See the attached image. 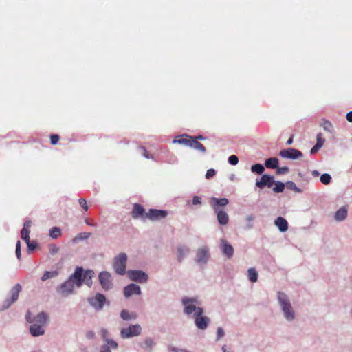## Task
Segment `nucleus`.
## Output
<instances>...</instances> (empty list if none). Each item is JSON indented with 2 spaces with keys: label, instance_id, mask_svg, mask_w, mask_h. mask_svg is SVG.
Returning a JSON list of instances; mask_svg holds the SVG:
<instances>
[{
  "label": "nucleus",
  "instance_id": "obj_1",
  "mask_svg": "<svg viewBox=\"0 0 352 352\" xmlns=\"http://www.w3.org/2000/svg\"><path fill=\"white\" fill-rule=\"evenodd\" d=\"M276 298L283 318L288 322H294L296 318V314L289 296L285 292L279 291L276 293Z\"/></svg>",
  "mask_w": 352,
  "mask_h": 352
},
{
  "label": "nucleus",
  "instance_id": "obj_2",
  "mask_svg": "<svg viewBox=\"0 0 352 352\" xmlns=\"http://www.w3.org/2000/svg\"><path fill=\"white\" fill-rule=\"evenodd\" d=\"M91 274H94L92 270H85L82 267H76L74 272L72 274L68 279H69L74 286L80 287L87 278H90Z\"/></svg>",
  "mask_w": 352,
  "mask_h": 352
},
{
  "label": "nucleus",
  "instance_id": "obj_3",
  "mask_svg": "<svg viewBox=\"0 0 352 352\" xmlns=\"http://www.w3.org/2000/svg\"><path fill=\"white\" fill-rule=\"evenodd\" d=\"M197 300L193 298L184 297L182 300V302L184 305V313L188 316L194 313V317L197 315H202L204 314V309L201 307H197L195 302Z\"/></svg>",
  "mask_w": 352,
  "mask_h": 352
},
{
  "label": "nucleus",
  "instance_id": "obj_4",
  "mask_svg": "<svg viewBox=\"0 0 352 352\" xmlns=\"http://www.w3.org/2000/svg\"><path fill=\"white\" fill-rule=\"evenodd\" d=\"M127 255L121 252L113 258V267L116 274L124 275L126 273Z\"/></svg>",
  "mask_w": 352,
  "mask_h": 352
},
{
  "label": "nucleus",
  "instance_id": "obj_5",
  "mask_svg": "<svg viewBox=\"0 0 352 352\" xmlns=\"http://www.w3.org/2000/svg\"><path fill=\"white\" fill-rule=\"evenodd\" d=\"M22 290L21 285L19 283L16 284L10 290V298H6L0 307V311L8 309L13 303L17 301L19 295Z\"/></svg>",
  "mask_w": 352,
  "mask_h": 352
},
{
  "label": "nucleus",
  "instance_id": "obj_6",
  "mask_svg": "<svg viewBox=\"0 0 352 352\" xmlns=\"http://www.w3.org/2000/svg\"><path fill=\"white\" fill-rule=\"evenodd\" d=\"M142 328L140 324H130L127 327L120 329V337L122 339H128L139 336L142 334Z\"/></svg>",
  "mask_w": 352,
  "mask_h": 352
},
{
  "label": "nucleus",
  "instance_id": "obj_7",
  "mask_svg": "<svg viewBox=\"0 0 352 352\" xmlns=\"http://www.w3.org/2000/svg\"><path fill=\"white\" fill-rule=\"evenodd\" d=\"M74 288L75 286L72 281L67 278L56 287V291L61 297L66 298L74 294Z\"/></svg>",
  "mask_w": 352,
  "mask_h": 352
},
{
  "label": "nucleus",
  "instance_id": "obj_8",
  "mask_svg": "<svg viewBox=\"0 0 352 352\" xmlns=\"http://www.w3.org/2000/svg\"><path fill=\"white\" fill-rule=\"evenodd\" d=\"M89 304L96 311H101L107 303L105 296L101 293H96L95 296L87 299Z\"/></svg>",
  "mask_w": 352,
  "mask_h": 352
},
{
  "label": "nucleus",
  "instance_id": "obj_9",
  "mask_svg": "<svg viewBox=\"0 0 352 352\" xmlns=\"http://www.w3.org/2000/svg\"><path fill=\"white\" fill-rule=\"evenodd\" d=\"M210 250L207 246L198 248L196 251L195 262L199 265H206L210 258Z\"/></svg>",
  "mask_w": 352,
  "mask_h": 352
},
{
  "label": "nucleus",
  "instance_id": "obj_10",
  "mask_svg": "<svg viewBox=\"0 0 352 352\" xmlns=\"http://www.w3.org/2000/svg\"><path fill=\"white\" fill-rule=\"evenodd\" d=\"M98 280L102 289L108 291L113 287L111 274L107 271H102L98 275Z\"/></svg>",
  "mask_w": 352,
  "mask_h": 352
},
{
  "label": "nucleus",
  "instance_id": "obj_11",
  "mask_svg": "<svg viewBox=\"0 0 352 352\" xmlns=\"http://www.w3.org/2000/svg\"><path fill=\"white\" fill-rule=\"evenodd\" d=\"M129 278L135 282L145 283L148 280V274L142 270H131L128 271Z\"/></svg>",
  "mask_w": 352,
  "mask_h": 352
},
{
  "label": "nucleus",
  "instance_id": "obj_12",
  "mask_svg": "<svg viewBox=\"0 0 352 352\" xmlns=\"http://www.w3.org/2000/svg\"><path fill=\"white\" fill-rule=\"evenodd\" d=\"M274 183L275 180L273 175L264 174L262 175L259 180L256 179L255 186L260 189H263L265 187L270 188Z\"/></svg>",
  "mask_w": 352,
  "mask_h": 352
},
{
  "label": "nucleus",
  "instance_id": "obj_13",
  "mask_svg": "<svg viewBox=\"0 0 352 352\" xmlns=\"http://www.w3.org/2000/svg\"><path fill=\"white\" fill-rule=\"evenodd\" d=\"M274 183L275 180L273 175L264 174L262 175L259 180L256 179L255 186L260 189H263L265 187L270 188Z\"/></svg>",
  "mask_w": 352,
  "mask_h": 352
},
{
  "label": "nucleus",
  "instance_id": "obj_14",
  "mask_svg": "<svg viewBox=\"0 0 352 352\" xmlns=\"http://www.w3.org/2000/svg\"><path fill=\"white\" fill-rule=\"evenodd\" d=\"M280 156L285 159L297 160L302 157V153L298 149L289 148L280 151Z\"/></svg>",
  "mask_w": 352,
  "mask_h": 352
},
{
  "label": "nucleus",
  "instance_id": "obj_15",
  "mask_svg": "<svg viewBox=\"0 0 352 352\" xmlns=\"http://www.w3.org/2000/svg\"><path fill=\"white\" fill-rule=\"evenodd\" d=\"M219 248L224 256L230 259L234 255V248L224 239H220Z\"/></svg>",
  "mask_w": 352,
  "mask_h": 352
},
{
  "label": "nucleus",
  "instance_id": "obj_16",
  "mask_svg": "<svg viewBox=\"0 0 352 352\" xmlns=\"http://www.w3.org/2000/svg\"><path fill=\"white\" fill-rule=\"evenodd\" d=\"M229 204V200L227 198L218 199L212 197L210 200V205L213 211L223 210V208Z\"/></svg>",
  "mask_w": 352,
  "mask_h": 352
},
{
  "label": "nucleus",
  "instance_id": "obj_17",
  "mask_svg": "<svg viewBox=\"0 0 352 352\" xmlns=\"http://www.w3.org/2000/svg\"><path fill=\"white\" fill-rule=\"evenodd\" d=\"M168 214L167 211L158 209H150L145 215L146 219L151 221H157L165 218Z\"/></svg>",
  "mask_w": 352,
  "mask_h": 352
},
{
  "label": "nucleus",
  "instance_id": "obj_18",
  "mask_svg": "<svg viewBox=\"0 0 352 352\" xmlns=\"http://www.w3.org/2000/svg\"><path fill=\"white\" fill-rule=\"evenodd\" d=\"M124 296L128 298L132 295H140L141 294V288L139 285L135 283H131L125 286L123 289Z\"/></svg>",
  "mask_w": 352,
  "mask_h": 352
},
{
  "label": "nucleus",
  "instance_id": "obj_19",
  "mask_svg": "<svg viewBox=\"0 0 352 352\" xmlns=\"http://www.w3.org/2000/svg\"><path fill=\"white\" fill-rule=\"evenodd\" d=\"M210 318L207 316L202 315L195 316V324L196 327L200 330H205L209 325Z\"/></svg>",
  "mask_w": 352,
  "mask_h": 352
},
{
  "label": "nucleus",
  "instance_id": "obj_20",
  "mask_svg": "<svg viewBox=\"0 0 352 352\" xmlns=\"http://www.w3.org/2000/svg\"><path fill=\"white\" fill-rule=\"evenodd\" d=\"M155 345V342L151 337H146L142 342L138 343V346L146 352H153Z\"/></svg>",
  "mask_w": 352,
  "mask_h": 352
},
{
  "label": "nucleus",
  "instance_id": "obj_21",
  "mask_svg": "<svg viewBox=\"0 0 352 352\" xmlns=\"http://www.w3.org/2000/svg\"><path fill=\"white\" fill-rule=\"evenodd\" d=\"M147 212H145L144 208L138 204H135L133 206V209L131 213V216L133 219H138L141 217L143 220L146 219L145 215Z\"/></svg>",
  "mask_w": 352,
  "mask_h": 352
},
{
  "label": "nucleus",
  "instance_id": "obj_22",
  "mask_svg": "<svg viewBox=\"0 0 352 352\" xmlns=\"http://www.w3.org/2000/svg\"><path fill=\"white\" fill-rule=\"evenodd\" d=\"M32 321L33 324L41 325L44 327L48 321V316L44 311L40 312L36 316L33 317Z\"/></svg>",
  "mask_w": 352,
  "mask_h": 352
},
{
  "label": "nucleus",
  "instance_id": "obj_23",
  "mask_svg": "<svg viewBox=\"0 0 352 352\" xmlns=\"http://www.w3.org/2000/svg\"><path fill=\"white\" fill-rule=\"evenodd\" d=\"M214 212L217 215V221L219 225L222 226L228 225L230 218L228 214L224 210L214 211Z\"/></svg>",
  "mask_w": 352,
  "mask_h": 352
},
{
  "label": "nucleus",
  "instance_id": "obj_24",
  "mask_svg": "<svg viewBox=\"0 0 352 352\" xmlns=\"http://www.w3.org/2000/svg\"><path fill=\"white\" fill-rule=\"evenodd\" d=\"M177 261L179 263H182L184 261V258L189 254L190 250L188 247L186 245H179L177 247Z\"/></svg>",
  "mask_w": 352,
  "mask_h": 352
},
{
  "label": "nucleus",
  "instance_id": "obj_25",
  "mask_svg": "<svg viewBox=\"0 0 352 352\" xmlns=\"http://www.w3.org/2000/svg\"><path fill=\"white\" fill-rule=\"evenodd\" d=\"M347 214L348 210L346 207L342 206L335 212L334 220L337 222H342L346 219Z\"/></svg>",
  "mask_w": 352,
  "mask_h": 352
},
{
  "label": "nucleus",
  "instance_id": "obj_26",
  "mask_svg": "<svg viewBox=\"0 0 352 352\" xmlns=\"http://www.w3.org/2000/svg\"><path fill=\"white\" fill-rule=\"evenodd\" d=\"M274 224L281 232H285L288 230V223L286 219L282 217L276 218L274 221Z\"/></svg>",
  "mask_w": 352,
  "mask_h": 352
},
{
  "label": "nucleus",
  "instance_id": "obj_27",
  "mask_svg": "<svg viewBox=\"0 0 352 352\" xmlns=\"http://www.w3.org/2000/svg\"><path fill=\"white\" fill-rule=\"evenodd\" d=\"M30 334L34 337H38L44 335L45 329L44 327L37 324H32L30 327Z\"/></svg>",
  "mask_w": 352,
  "mask_h": 352
},
{
  "label": "nucleus",
  "instance_id": "obj_28",
  "mask_svg": "<svg viewBox=\"0 0 352 352\" xmlns=\"http://www.w3.org/2000/svg\"><path fill=\"white\" fill-rule=\"evenodd\" d=\"M120 318L124 321H131L136 320L138 315L135 312H131L127 309H122L120 311Z\"/></svg>",
  "mask_w": 352,
  "mask_h": 352
},
{
  "label": "nucleus",
  "instance_id": "obj_29",
  "mask_svg": "<svg viewBox=\"0 0 352 352\" xmlns=\"http://www.w3.org/2000/svg\"><path fill=\"white\" fill-rule=\"evenodd\" d=\"M278 159L276 157H270L265 160V166L267 168H278Z\"/></svg>",
  "mask_w": 352,
  "mask_h": 352
},
{
  "label": "nucleus",
  "instance_id": "obj_30",
  "mask_svg": "<svg viewBox=\"0 0 352 352\" xmlns=\"http://www.w3.org/2000/svg\"><path fill=\"white\" fill-rule=\"evenodd\" d=\"M190 147L197 150L202 153H205L206 152L205 146L196 140H192Z\"/></svg>",
  "mask_w": 352,
  "mask_h": 352
},
{
  "label": "nucleus",
  "instance_id": "obj_31",
  "mask_svg": "<svg viewBox=\"0 0 352 352\" xmlns=\"http://www.w3.org/2000/svg\"><path fill=\"white\" fill-rule=\"evenodd\" d=\"M248 279L252 283H256L258 280V272L255 268L251 267L248 270Z\"/></svg>",
  "mask_w": 352,
  "mask_h": 352
},
{
  "label": "nucleus",
  "instance_id": "obj_32",
  "mask_svg": "<svg viewBox=\"0 0 352 352\" xmlns=\"http://www.w3.org/2000/svg\"><path fill=\"white\" fill-rule=\"evenodd\" d=\"M57 270L54 271H45L41 277L42 281H45L50 278H55L58 275Z\"/></svg>",
  "mask_w": 352,
  "mask_h": 352
},
{
  "label": "nucleus",
  "instance_id": "obj_33",
  "mask_svg": "<svg viewBox=\"0 0 352 352\" xmlns=\"http://www.w3.org/2000/svg\"><path fill=\"white\" fill-rule=\"evenodd\" d=\"M251 171L258 175H262L265 171V167L261 164H256L251 166Z\"/></svg>",
  "mask_w": 352,
  "mask_h": 352
},
{
  "label": "nucleus",
  "instance_id": "obj_34",
  "mask_svg": "<svg viewBox=\"0 0 352 352\" xmlns=\"http://www.w3.org/2000/svg\"><path fill=\"white\" fill-rule=\"evenodd\" d=\"M274 187L273 188V192L275 193H280L283 192L285 187L286 186V184H284L282 182H276L274 184Z\"/></svg>",
  "mask_w": 352,
  "mask_h": 352
},
{
  "label": "nucleus",
  "instance_id": "obj_35",
  "mask_svg": "<svg viewBox=\"0 0 352 352\" xmlns=\"http://www.w3.org/2000/svg\"><path fill=\"white\" fill-rule=\"evenodd\" d=\"M320 126L324 129V131H326L330 133H332L333 125L331 122L324 119L322 120V123L320 124Z\"/></svg>",
  "mask_w": 352,
  "mask_h": 352
},
{
  "label": "nucleus",
  "instance_id": "obj_36",
  "mask_svg": "<svg viewBox=\"0 0 352 352\" xmlns=\"http://www.w3.org/2000/svg\"><path fill=\"white\" fill-rule=\"evenodd\" d=\"M286 186L288 189L292 190L296 192L300 193L302 192V190L300 189L293 182H287L286 183Z\"/></svg>",
  "mask_w": 352,
  "mask_h": 352
},
{
  "label": "nucleus",
  "instance_id": "obj_37",
  "mask_svg": "<svg viewBox=\"0 0 352 352\" xmlns=\"http://www.w3.org/2000/svg\"><path fill=\"white\" fill-rule=\"evenodd\" d=\"M320 181L324 185L329 184L331 181V176L328 173L322 174L320 177Z\"/></svg>",
  "mask_w": 352,
  "mask_h": 352
},
{
  "label": "nucleus",
  "instance_id": "obj_38",
  "mask_svg": "<svg viewBox=\"0 0 352 352\" xmlns=\"http://www.w3.org/2000/svg\"><path fill=\"white\" fill-rule=\"evenodd\" d=\"M30 232V230L27 228H23L21 231V238L23 241H25V243L28 242V241H30V236H29Z\"/></svg>",
  "mask_w": 352,
  "mask_h": 352
},
{
  "label": "nucleus",
  "instance_id": "obj_39",
  "mask_svg": "<svg viewBox=\"0 0 352 352\" xmlns=\"http://www.w3.org/2000/svg\"><path fill=\"white\" fill-rule=\"evenodd\" d=\"M50 236L52 239H57L58 237V236L60 235V228H58L57 227H53L50 230Z\"/></svg>",
  "mask_w": 352,
  "mask_h": 352
},
{
  "label": "nucleus",
  "instance_id": "obj_40",
  "mask_svg": "<svg viewBox=\"0 0 352 352\" xmlns=\"http://www.w3.org/2000/svg\"><path fill=\"white\" fill-rule=\"evenodd\" d=\"M105 342L107 344L106 345H103L102 346H109V349L111 348V349H116L118 346V343L113 340V339H108L105 341Z\"/></svg>",
  "mask_w": 352,
  "mask_h": 352
},
{
  "label": "nucleus",
  "instance_id": "obj_41",
  "mask_svg": "<svg viewBox=\"0 0 352 352\" xmlns=\"http://www.w3.org/2000/svg\"><path fill=\"white\" fill-rule=\"evenodd\" d=\"M191 141H192V139L190 140V139H187V138H180L178 140H175L173 141V142L190 146Z\"/></svg>",
  "mask_w": 352,
  "mask_h": 352
},
{
  "label": "nucleus",
  "instance_id": "obj_42",
  "mask_svg": "<svg viewBox=\"0 0 352 352\" xmlns=\"http://www.w3.org/2000/svg\"><path fill=\"white\" fill-rule=\"evenodd\" d=\"M26 244H27V246H28V250L29 252H32L34 251L36 246H37V243L36 241H28V242H26Z\"/></svg>",
  "mask_w": 352,
  "mask_h": 352
},
{
  "label": "nucleus",
  "instance_id": "obj_43",
  "mask_svg": "<svg viewBox=\"0 0 352 352\" xmlns=\"http://www.w3.org/2000/svg\"><path fill=\"white\" fill-rule=\"evenodd\" d=\"M289 171V169L287 166L276 168V173L278 175H284V174L287 173Z\"/></svg>",
  "mask_w": 352,
  "mask_h": 352
},
{
  "label": "nucleus",
  "instance_id": "obj_44",
  "mask_svg": "<svg viewBox=\"0 0 352 352\" xmlns=\"http://www.w3.org/2000/svg\"><path fill=\"white\" fill-rule=\"evenodd\" d=\"M228 162L232 165H236L239 162V158L236 155H230L228 157Z\"/></svg>",
  "mask_w": 352,
  "mask_h": 352
},
{
  "label": "nucleus",
  "instance_id": "obj_45",
  "mask_svg": "<svg viewBox=\"0 0 352 352\" xmlns=\"http://www.w3.org/2000/svg\"><path fill=\"white\" fill-rule=\"evenodd\" d=\"M225 336V333L223 329L221 327H219L217 330V340H219Z\"/></svg>",
  "mask_w": 352,
  "mask_h": 352
},
{
  "label": "nucleus",
  "instance_id": "obj_46",
  "mask_svg": "<svg viewBox=\"0 0 352 352\" xmlns=\"http://www.w3.org/2000/svg\"><path fill=\"white\" fill-rule=\"evenodd\" d=\"M91 234L89 232H81L77 236L76 239H80V240L87 239L88 238L90 237Z\"/></svg>",
  "mask_w": 352,
  "mask_h": 352
},
{
  "label": "nucleus",
  "instance_id": "obj_47",
  "mask_svg": "<svg viewBox=\"0 0 352 352\" xmlns=\"http://www.w3.org/2000/svg\"><path fill=\"white\" fill-rule=\"evenodd\" d=\"M16 256L19 260L21 259V243L20 241H18L16 245Z\"/></svg>",
  "mask_w": 352,
  "mask_h": 352
},
{
  "label": "nucleus",
  "instance_id": "obj_48",
  "mask_svg": "<svg viewBox=\"0 0 352 352\" xmlns=\"http://www.w3.org/2000/svg\"><path fill=\"white\" fill-rule=\"evenodd\" d=\"M60 137L58 135L54 134L50 136V142L52 145H55L58 143Z\"/></svg>",
  "mask_w": 352,
  "mask_h": 352
},
{
  "label": "nucleus",
  "instance_id": "obj_49",
  "mask_svg": "<svg viewBox=\"0 0 352 352\" xmlns=\"http://www.w3.org/2000/svg\"><path fill=\"white\" fill-rule=\"evenodd\" d=\"M215 174H216L215 170L213 169V168H210V169L207 170L206 174V178L209 179L210 178H211L213 176H214Z\"/></svg>",
  "mask_w": 352,
  "mask_h": 352
},
{
  "label": "nucleus",
  "instance_id": "obj_50",
  "mask_svg": "<svg viewBox=\"0 0 352 352\" xmlns=\"http://www.w3.org/2000/svg\"><path fill=\"white\" fill-rule=\"evenodd\" d=\"M85 337L88 340H94L96 338V335L92 330H89L86 332Z\"/></svg>",
  "mask_w": 352,
  "mask_h": 352
},
{
  "label": "nucleus",
  "instance_id": "obj_51",
  "mask_svg": "<svg viewBox=\"0 0 352 352\" xmlns=\"http://www.w3.org/2000/svg\"><path fill=\"white\" fill-rule=\"evenodd\" d=\"M192 202L193 205H201V198L199 196L195 195L192 197Z\"/></svg>",
  "mask_w": 352,
  "mask_h": 352
},
{
  "label": "nucleus",
  "instance_id": "obj_52",
  "mask_svg": "<svg viewBox=\"0 0 352 352\" xmlns=\"http://www.w3.org/2000/svg\"><path fill=\"white\" fill-rule=\"evenodd\" d=\"M78 202H79V204L80 205V206L85 210H88V206H87V201L84 199H80L78 200Z\"/></svg>",
  "mask_w": 352,
  "mask_h": 352
},
{
  "label": "nucleus",
  "instance_id": "obj_53",
  "mask_svg": "<svg viewBox=\"0 0 352 352\" xmlns=\"http://www.w3.org/2000/svg\"><path fill=\"white\" fill-rule=\"evenodd\" d=\"M317 142H316V144H320V146L322 147L325 142V140L322 138V133H318L317 135Z\"/></svg>",
  "mask_w": 352,
  "mask_h": 352
},
{
  "label": "nucleus",
  "instance_id": "obj_54",
  "mask_svg": "<svg viewBox=\"0 0 352 352\" xmlns=\"http://www.w3.org/2000/svg\"><path fill=\"white\" fill-rule=\"evenodd\" d=\"M59 251V248L55 245H50V252L52 254H56Z\"/></svg>",
  "mask_w": 352,
  "mask_h": 352
},
{
  "label": "nucleus",
  "instance_id": "obj_55",
  "mask_svg": "<svg viewBox=\"0 0 352 352\" xmlns=\"http://www.w3.org/2000/svg\"><path fill=\"white\" fill-rule=\"evenodd\" d=\"M101 336L103 339V340L105 342L107 340H108V331L107 329L103 328L101 329Z\"/></svg>",
  "mask_w": 352,
  "mask_h": 352
},
{
  "label": "nucleus",
  "instance_id": "obj_56",
  "mask_svg": "<svg viewBox=\"0 0 352 352\" xmlns=\"http://www.w3.org/2000/svg\"><path fill=\"white\" fill-rule=\"evenodd\" d=\"M322 148V147L320 146V145L319 144H316L314 146V147L310 150V154H311V155L315 154V153H316V152H318V150H319L320 148Z\"/></svg>",
  "mask_w": 352,
  "mask_h": 352
},
{
  "label": "nucleus",
  "instance_id": "obj_57",
  "mask_svg": "<svg viewBox=\"0 0 352 352\" xmlns=\"http://www.w3.org/2000/svg\"><path fill=\"white\" fill-rule=\"evenodd\" d=\"M94 274H91L90 278H87L85 279L84 283H85L87 286L91 287L92 285V278Z\"/></svg>",
  "mask_w": 352,
  "mask_h": 352
},
{
  "label": "nucleus",
  "instance_id": "obj_58",
  "mask_svg": "<svg viewBox=\"0 0 352 352\" xmlns=\"http://www.w3.org/2000/svg\"><path fill=\"white\" fill-rule=\"evenodd\" d=\"M34 316H32V314L30 311L27 312V314L25 316V319L28 323H32V318Z\"/></svg>",
  "mask_w": 352,
  "mask_h": 352
},
{
  "label": "nucleus",
  "instance_id": "obj_59",
  "mask_svg": "<svg viewBox=\"0 0 352 352\" xmlns=\"http://www.w3.org/2000/svg\"><path fill=\"white\" fill-rule=\"evenodd\" d=\"M190 139H192V140H196L197 141H198V140H206V137H204V135H197V136H196V137H194V138H192V137H190Z\"/></svg>",
  "mask_w": 352,
  "mask_h": 352
},
{
  "label": "nucleus",
  "instance_id": "obj_60",
  "mask_svg": "<svg viewBox=\"0 0 352 352\" xmlns=\"http://www.w3.org/2000/svg\"><path fill=\"white\" fill-rule=\"evenodd\" d=\"M346 118L349 122H352V111L347 113Z\"/></svg>",
  "mask_w": 352,
  "mask_h": 352
},
{
  "label": "nucleus",
  "instance_id": "obj_61",
  "mask_svg": "<svg viewBox=\"0 0 352 352\" xmlns=\"http://www.w3.org/2000/svg\"><path fill=\"white\" fill-rule=\"evenodd\" d=\"M31 225H32V222H31V221L28 220V221H26L24 223V225H23V228H27V229H29V228L31 226Z\"/></svg>",
  "mask_w": 352,
  "mask_h": 352
},
{
  "label": "nucleus",
  "instance_id": "obj_62",
  "mask_svg": "<svg viewBox=\"0 0 352 352\" xmlns=\"http://www.w3.org/2000/svg\"><path fill=\"white\" fill-rule=\"evenodd\" d=\"M248 222H251L254 220V216L253 214L248 215L245 218Z\"/></svg>",
  "mask_w": 352,
  "mask_h": 352
},
{
  "label": "nucleus",
  "instance_id": "obj_63",
  "mask_svg": "<svg viewBox=\"0 0 352 352\" xmlns=\"http://www.w3.org/2000/svg\"><path fill=\"white\" fill-rule=\"evenodd\" d=\"M223 352H232L226 345H223L221 348Z\"/></svg>",
  "mask_w": 352,
  "mask_h": 352
},
{
  "label": "nucleus",
  "instance_id": "obj_64",
  "mask_svg": "<svg viewBox=\"0 0 352 352\" xmlns=\"http://www.w3.org/2000/svg\"><path fill=\"white\" fill-rule=\"evenodd\" d=\"M100 352H111V350H109V346H102Z\"/></svg>",
  "mask_w": 352,
  "mask_h": 352
}]
</instances>
